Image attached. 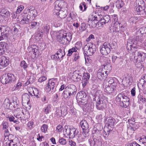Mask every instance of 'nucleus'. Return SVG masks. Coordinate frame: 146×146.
Masks as SVG:
<instances>
[{"instance_id": "59", "label": "nucleus", "mask_w": 146, "mask_h": 146, "mask_svg": "<svg viewBox=\"0 0 146 146\" xmlns=\"http://www.w3.org/2000/svg\"><path fill=\"white\" fill-rule=\"evenodd\" d=\"M51 58L52 59L57 60L59 59V60H60V56H58V54L56 53V54L51 55Z\"/></svg>"}, {"instance_id": "41", "label": "nucleus", "mask_w": 146, "mask_h": 146, "mask_svg": "<svg viewBox=\"0 0 146 146\" xmlns=\"http://www.w3.org/2000/svg\"><path fill=\"white\" fill-rule=\"evenodd\" d=\"M120 59V57H118L114 55L112 56V61L114 63H118L119 62Z\"/></svg>"}, {"instance_id": "31", "label": "nucleus", "mask_w": 146, "mask_h": 146, "mask_svg": "<svg viewBox=\"0 0 146 146\" xmlns=\"http://www.w3.org/2000/svg\"><path fill=\"white\" fill-rule=\"evenodd\" d=\"M62 95L63 98L65 99H69L70 98V96L72 95L71 94H70L66 89H65V90L63 92Z\"/></svg>"}, {"instance_id": "40", "label": "nucleus", "mask_w": 146, "mask_h": 146, "mask_svg": "<svg viewBox=\"0 0 146 146\" xmlns=\"http://www.w3.org/2000/svg\"><path fill=\"white\" fill-rule=\"evenodd\" d=\"M85 108L86 110L87 111H92L93 110V106L90 104L88 103L85 106Z\"/></svg>"}, {"instance_id": "12", "label": "nucleus", "mask_w": 146, "mask_h": 146, "mask_svg": "<svg viewBox=\"0 0 146 146\" xmlns=\"http://www.w3.org/2000/svg\"><path fill=\"white\" fill-rule=\"evenodd\" d=\"M104 119V121H107L106 124L107 125L108 129L110 128V127L112 128L113 126L114 125L115 123V120L114 118L112 117H109L107 118L106 117Z\"/></svg>"}, {"instance_id": "22", "label": "nucleus", "mask_w": 146, "mask_h": 146, "mask_svg": "<svg viewBox=\"0 0 146 146\" xmlns=\"http://www.w3.org/2000/svg\"><path fill=\"white\" fill-rule=\"evenodd\" d=\"M57 38L58 40L61 43L65 44H66L67 41L64 34H60L57 36Z\"/></svg>"}, {"instance_id": "64", "label": "nucleus", "mask_w": 146, "mask_h": 146, "mask_svg": "<svg viewBox=\"0 0 146 146\" xmlns=\"http://www.w3.org/2000/svg\"><path fill=\"white\" fill-rule=\"evenodd\" d=\"M56 129L58 132H60L63 129V127L61 125H59L57 126Z\"/></svg>"}, {"instance_id": "35", "label": "nucleus", "mask_w": 146, "mask_h": 146, "mask_svg": "<svg viewBox=\"0 0 146 146\" xmlns=\"http://www.w3.org/2000/svg\"><path fill=\"white\" fill-rule=\"evenodd\" d=\"M50 28L49 25L48 24H46L45 26L42 27V29L43 31H41V32H41V33H44L46 34H48Z\"/></svg>"}, {"instance_id": "44", "label": "nucleus", "mask_w": 146, "mask_h": 146, "mask_svg": "<svg viewBox=\"0 0 146 146\" xmlns=\"http://www.w3.org/2000/svg\"><path fill=\"white\" fill-rule=\"evenodd\" d=\"M13 140H8L6 142V146H18L17 143L13 142Z\"/></svg>"}, {"instance_id": "19", "label": "nucleus", "mask_w": 146, "mask_h": 146, "mask_svg": "<svg viewBox=\"0 0 146 146\" xmlns=\"http://www.w3.org/2000/svg\"><path fill=\"white\" fill-rule=\"evenodd\" d=\"M86 96L87 95L83 91L80 92L77 94L76 96L77 101H78L82 99H86Z\"/></svg>"}, {"instance_id": "16", "label": "nucleus", "mask_w": 146, "mask_h": 146, "mask_svg": "<svg viewBox=\"0 0 146 146\" xmlns=\"http://www.w3.org/2000/svg\"><path fill=\"white\" fill-rule=\"evenodd\" d=\"M65 89L67 90L72 95H75L76 93L77 88L73 84H70L65 87Z\"/></svg>"}, {"instance_id": "4", "label": "nucleus", "mask_w": 146, "mask_h": 146, "mask_svg": "<svg viewBox=\"0 0 146 146\" xmlns=\"http://www.w3.org/2000/svg\"><path fill=\"white\" fill-rule=\"evenodd\" d=\"M58 84V79L53 78L50 79L48 82L46 84V89L47 91L50 93L54 92L56 91V87Z\"/></svg>"}, {"instance_id": "9", "label": "nucleus", "mask_w": 146, "mask_h": 146, "mask_svg": "<svg viewBox=\"0 0 146 146\" xmlns=\"http://www.w3.org/2000/svg\"><path fill=\"white\" fill-rule=\"evenodd\" d=\"M111 20L110 16L108 15H106L102 17L101 19L99 20L98 23V26H102V25H104L106 24L110 23Z\"/></svg>"}, {"instance_id": "15", "label": "nucleus", "mask_w": 146, "mask_h": 146, "mask_svg": "<svg viewBox=\"0 0 146 146\" xmlns=\"http://www.w3.org/2000/svg\"><path fill=\"white\" fill-rule=\"evenodd\" d=\"M9 64L8 58L3 56L0 59V68L7 66Z\"/></svg>"}, {"instance_id": "27", "label": "nucleus", "mask_w": 146, "mask_h": 146, "mask_svg": "<svg viewBox=\"0 0 146 146\" xmlns=\"http://www.w3.org/2000/svg\"><path fill=\"white\" fill-rule=\"evenodd\" d=\"M144 10V7H142L141 5H139L136 8L135 11L137 14L141 15L145 12Z\"/></svg>"}, {"instance_id": "52", "label": "nucleus", "mask_w": 146, "mask_h": 146, "mask_svg": "<svg viewBox=\"0 0 146 146\" xmlns=\"http://www.w3.org/2000/svg\"><path fill=\"white\" fill-rule=\"evenodd\" d=\"M109 130H108L107 132H106L105 130H104V131H103V136H104V137L105 139H107V137L109 135V132H110V131H111L112 130V129H111L110 128H109Z\"/></svg>"}, {"instance_id": "51", "label": "nucleus", "mask_w": 146, "mask_h": 146, "mask_svg": "<svg viewBox=\"0 0 146 146\" xmlns=\"http://www.w3.org/2000/svg\"><path fill=\"white\" fill-rule=\"evenodd\" d=\"M61 111L62 115H63L65 116L67 113V109L66 107L62 108L61 109Z\"/></svg>"}, {"instance_id": "56", "label": "nucleus", "mask_w": 146, "mask_h": 146, "mask_svg": "<svg viewBox=\"0 0 146 146\" xmlns=\"http://www.w3.org/2000/svg\"><path fill=\"white\" fill-rule=\"evenodd\" d=\"M139 31L141 35H143L144 34H146V27H141L139 29Z\"/></svg>"}, {"instance_id": "28", "label": "nucleus", "mask_w": 146, "mask_h": 146, "mask_svg": "<svg viewBox=\"0 0 146 146\" xmlns=\"http://www.w3.org/2000/svg\"><path fill=\"white\" fill-rule=\"evenodd\" d=\"M30 96L27 93H24L23 94L22 96V100L25 103H27L28 104L30 101Z\"/></svg>"}, {"instance_id": "34", "label": "nucleus", "mask_w": 146, "mask_h": 146, "mask_svg": "<svg viewBox=\"0 0 146 146\" xmlns=\"http://www.w3.org/2000/svg\"><path fill=\"white\" fill-rule=\"evenodd\" d=\"M117 81L115 78H110L108 82V85L113 86H117Z\"/></svg>"}, {"instance_id": "50", "label": "nucleus", "mask_w": 146, "mask_h": 146, "mask_svg": "<svg viewBox=\"0 0 146 146\" xmlns=\"http://www.w3.org/2000/svg\"><path fill=\"white\" fill-rule=\"evenodd\" d=\"M140 142H141L144 146H146V137L144 136H142L140 138L139 140Z\"/></svg>"}, {"instance_id": "21", "label": "nucleus", "mask_w": 146, "mask_h": 146, "mask_svg": "<svg viewBox=\"0 0 146 146\" xmlns=\"http://www.w3.org/2000/svg\"><path fill=\"white\" fill-rule=\"evenodd\" d=\"M8 77L7 73L3 74L0 78L1 82L3 84L10 83Z\"/></svg>"}, {"instance_id": "11", "label": "nucleus", "mask_w": 146, "mask_h": 146, "mask_svg": "<svg viewBox=\"0 0 146 146\" xmlns=\"http://www.w3.org/2000/svg\"><path fill=\"white\" fill-rule=\"evenodd\" d=\"M65 3L61 0L56 1L54 3V11H59L63 7V5Z\"/></svg>"}, {"instance_id": "10", "label": "nucleus", "mask_w": 146, "mask_h": 146, "mask_svg": "<svg viewBox=\"0 0 146 146\" xmlns=\"http://www.w3.org/2000/svg\"><path fill=\"white\" fill-rule=\"evenodd\" d=\"M80 126L82 128L83 133L85 135L89 132L88 129V124L87 122L85 120L81 121L80 123Z\"/></svg>"}, {"instance_id": "32", "label": "nucleus", "mask_w": 146, "mask_h": 146, "mask_svg": "<svg viewBox=\"0 0 146 146\" xmlns=\"http://www.w3.org/2000/svg\"><path fill=\"white\" fill-rule=\"evenodd\" d=\"M124 96H123L121 95L118 94L116 97V100L119 105L121 106L123 101Z\"/></svg>"}, {"instance_id": "36", "label": "nucleus", "mask_w": 146, "mask_h": 146, "mask_svg": "<svg viewBox=\"0 0 146 146\" xmlns=\"http://www.w3.org/2000/svg\"><path fill=\"white\" fill-rule=\"evenodd\" d=\"M7 75L8 76L10 82H13L15 81L16 77L13 74L10 72L8 73H7Z\"/></svg>"}, {"instance_id": "43", "label": "nucleus", "mask_w": 146, "mask_h": 146, "mask_svg": "<svg viewBox=\"0 0 146 146\" xmlns=\"http://www.w3.org/2000/svg\"><path fill=\"white\" fill-rule=\"evenodd\" d=\"M77 48L76 46L70 49L68 51V53L67 56H70L74 52H76L77 51Z\"/></svg>"}, {"instance_id": "37", "label": "nucleus", "mask_w": 146, "mask_h": 146, "mask_svg": "<svg viewBox=\"0 0 146 146\" xmlns=\"http://www.w3.org/2000/svg\"><path fill=\"white\" fill-rule=\"evenodd\" d=\"M100 130H98V128H94L92 131V133L93 135V137L94 136H98V135H100Z\"/></svg>"}, {"instance_id": "45", "label": "nucleus", "mask_w": 146, "mask_h": 146, "mask_svg": "<svg viewBox=\"0 0 146 146\" xmlns=\"http://www.w3.org/2000/svg\"><path fill=\"white\" fill-rule=\"evenodd\" d=\"M7 44L4 42H0V47L5 52L6 50V47Z\"/></svg>"}, {"instance_id": "14", "label": "nucleus", "mask_w": 146, "mask_h": 146, "mask_svg": "<svg viewBox=\"0 0 146 146\" xmlns=\"http://www.w3.org/2000/svg\"><path fill=\"white\" fill-rule=\"evenodd\" d=\"M28 49L32 50V52H33V54L35 55V57H38L39 55V50L38 47L35 44L29 46L28 48Z\"/></svg>"}, {"instance_id": "57", "label": "nucleus", "mask_w": 146, "mask_h": 146, "mask_svg": "<svg viewBox=\"0 0 146 146\" xmlns=\"http://www.w3.org/2000/svg\"><path fill=\"white\" fill-rule=\"evenodd\" d=\"M50 107L49 105H48L47 106L44 108L43 110L44 112L46 114H47L49 113V111L50 110Z\"/></svg>"}, {"instance_id": "13", "label": "nucleus", "mask_w": 146, "mask_h": 146, "mask_svg": "<svg viewBox=\"0 0 146 146\" xmlns=\"http://www.w3.org/2000/svg\"><path fill=\"white\" fill-rule=\"evenodd\" d=\"M97 75L98 78L102 80H105L107 77L108 74L100 68L97 71Z\"/></svg>"}, {"instance_id": "47", "label": "nucleus", "mask_w": 146, "mask_h": 146, "mask_svg": "<svg viewBox=\"0 0 146 146\" xmlns=\"http://www.w3.org/2000/svg\"><path fill=\"white\" fill-rule=\"evenodd\" d=\"M140 82L143 81V83L142 85V86L143 87H145V84H146V74H144L143 76L140 80Z\"/></svg>"}, {"instance_id": "62", "label": "nucleus", "mask_w": 146, "mask_h": 146, "mask_svg": "<svg viewBox=\"0 0 146 146\" xmlns=\"http://www.w3.org/2000/svg\"><path fill=\"white\" fill-rule=\"evenodd\" d=\"M46 80V78L45 76H42L40 77L38 79V82H42Z\"/></svg>"}, {"instance_id": "54", "label": "nucleus", "mask_w": 146, "mask_h": 146, "mask_svg": "<svg viewBox=\"0 0 146 146\" xmlns=\"http://www.w3.org/2000/svg\"><path fill=\"white\" fill-rule=\"evenodd\" d=\"M13 38H16L17 35H16L17 34L19 31L18 29L15 27L14 26L13 27Z\"/></svg>"}, {"instance_id": "63", "label": "nucleus", "mask_w": 146, "mask_h": 146, "mask_svg": "<svg viewBox=\"0 0 146 146\" xmlns=\"http://www.w3.org/2000/svg\"><path fill=\"white\" fill-rule=\"evenodd\" d=\"M89 141L90 142V146H97L95 144V143L94 139L93 140L91 139H89Z\"/></svg>"}, {"instance_id": "61", "label": "nucleus", "mask_w": 146, "mask_h": 146, "mask_svg": "<svg viewBox=\"0 0 146 146\" xmlns=\"http://www.w3.org/2000/svg\"><path fill=\"white\" fill-rule=\"evenodd\" d=\"M61 110H59L58 108H56V110L55 111V115H56L57 116H60L61 115L62 116V114L61 111Z\"/></svg>"}, {"instance_id": "60", "label": "nucleus", "mask_w": 146, "mask_h": 146, "mask_svg": "<svg viewBox=\"0 0 146 146\" xmlns=\"http://www.w3.org/2000/svg\"><path fill=\"white\" fill-rule=\"evenodd\" d=\"M138 98L139 100H140V101L142 102H146V99L145 98H143V96H141L140 95H138Z\"/></svg>"}, {"instance_id": "2", "label": "nucleus", "mask_w": 146, "mask_h": 146, "mask_svg": "<svg viewBox=\"0 0 146 146\" xmlns=\"http://www.w3.org/2000/svg\"><path fill=\"white\" fill-rule=\"evenodd\" d=\"M117 44L115 42H106L100 47V53L102 54L106 55L109 53L111 50H114L116 48Z\"/></svg>"}, {"instance_id": "7", "label": "nucleus", "mask_w": 146, "mask_h": 146, "mask_svg": "<svg viewBox=\"0 0 146 146\" xmlns=\"http://www.w3.org/2000/svg\"><path fill=\"white\" fill-rule=\"evenodd\" d=\"M90 77L89 74L86 73L82 76V79H81L80 77L78 78V77H76V79L77 81H78V79H80L82 81V86L83 88H84L88 83Z\"/></svg>"}, {"instance_id": "1", "label": "nucleus", "mask_w": 146, "mask_h": 146, "mask_svg": "<svg viewBox=\"0 0 146 146\" xmlns=\"http://www.w3.org/2000/svg\"><path fill=\"white\" fill-rule=\"evenodd\" d=\"M100 91H96L92 95L91 99L96 102V108L98 110H102L106 106L107 102L106 98L104 96H100Z\"/></svg>"}, {"instance_id": "30", "label": "nucleus", "mask_w": 146, "mask_h": 146, "mask_svg": "<svg viewBox=\"0 0 146 146\" xmlns=\"http://www.w3.org/2000/svg\"><path fill=\"white\" fill-rule=\"evenodd\" d=\"M97 21H95L92 20H90V19L88 21V24L90 27H91L92 28H95L96 27L97 25H98V23Z\"/></svg>"}, {"instance_id": "18", "label": "nucleus", "mask_w": 146, "mask_h": 146, "mask_svg": "<svg viewBox=\"0 0 146 146\" xmlns=\"http://www.w3.org/2000/svg\"><path fill=\"white\" fill-rule=\"evenodd\" d=\"M56 13L61 19H64L66 17L68 14L67 11L66 10L64 11L60 10L59 11H56Z\"/></svg>"}, {"instance_id": "20", "label": "nucleus", "mask_w": 146, "mask_h": 146, "mask_svg": "<svg viewBox=\"0 0 146 146\" xmlns=\"http://www.w3.org/2000/svg\"><path fill=\"white\" fill-rule=\"evenodd\" d=\"M37 15L36 10L35 9V8L33 6H30L29 7V12H28L29 16H31L32 17H35Z\"/></svg>"}, {"instance_id": "42", "label": "nucleus", "mask_w": 146, "mask_h": 146, "mask_svg": "<svg viewBox=\"0 0 146 146\" xmlns=\"http://www.w3.org/2000/svg\"><path fill=\"white\" fill-rule=\"evenodd\" d=\"M85 99H82V100L77 101V102L79 105H82L85 107L88 103V102Z\"/></svg>"}, {"instance_id": "58", "label": "nucleus", "mask_w": 146, "mask_h": 146, "mask_svg": "<svg viewBox=\"0 0 146 146\" xmlns=\"http://www.w3.org/2000/svg\"><path fill=\"white\" fill-rule=\"evenodd\" d=\"M59 142L60 144L62 145H65L66 143V140L63 138H61L59 140Z\"/></svg>"}, {"instance_id": "33", "label": "nucleus", "mask_w": 146, "mask_h": 146, "mask_svg": "<svg viewBox=\"0 0 146 146\" xmlns=\"http://www.w3.org/2000/svg\"><path fill=\"white\" fill-rule=\"evenodd\" d=\"M93 139L95 141V144L97 146L101 143V138L100 135H98V136L94 137Z\"/></svg>"}, {"instance_id": "29", "label": "nucleus", "mask_w": 146, "mask_h": 146, "mask_svg": "<svg viewBox=\"0 0 146 146\" xmlns=\"http://www.w3.org/2000/svg\"><path fill=\"white\" fill-rule=\"evenodd\" d=\"M123 80L125 81L127 83L130 85L131 84L132 82L133 78L131 76H129L128 74H127L126 76L123 79Z\"/></svg>"}, {"instance_id": "46", "label": "nucleus", "mask_w": 146, "mask_h": 146, "mask_svg": "<svg viewBox=\"0 0 146 146\" xmlns=\"http://www.w3.org/2000/svg\"><path fill=\"white\" fill-rule=\"evenodd\" d=\"M48 128V126L47 125L44 124L41 126V130L42 132L46 133L47 131Z\"/></svg>"}, {"instance_id": "25", "label": "nucleus", "mask_w": 146, "mask_h": 146, "mask_svg": "<svg viewBox=\"0 0 146 146\" xmlns=\"http://www.w3.org/2000/svg\"><path fill=\"white\" fill-rule=\"evenodd\" d=\"M30 16L26 14L23 15V18L21 21L20 23L21 24H27L29 23Z\"/></svg>"}, {"instance_id": "39", "label": "nucleus", "mask_w": 146, "mask_h": 146, "mask_svg": "<svg viewBox=\"0 0 146 146\" xmlns=\"http://www.w3.org/2000/svg\"><path fill=\"white\" fill-rule=\"evenodd\" d=\"M103 70V71L105 72V73L108 74L110 72V70L112 69V68H109L108 67L104 66H102L100 68Z\"/></svg>"}, {"instance_id": "38", "label": "nucleus", "mask_w": 146, "mask_h": 146, "mask_svg": "<svg viewBox=\"0 0 146 146\" xmlns=\"http://www.w3.org/2000/svg\"><path fill=\"white\" fill-rule=\"evenodd\" d=\"M116 7L118 9L121 8L124 5L123 2L121 0H118L116 2Z\"/></svg>"}, {"instance_id": "23", "label": "nucleus", "mask_w": 146, "mask_h": 146, "mask_svg": "<svg viewBox=\"0 0 146 146\" xmlns=\"http://www.w3.org/2000/svg\"><path fill=\"white\" fill-rule=\"evenodd\" d=\"M0 13L1 15L4 16L5 18H9L10 17V13L7 9L4 8H2L1 9Z\"/></svg>"}, {"instance_id": "49", "label": "nucleus", "mask_w": 146, "mask_h": 146, "mask_svg": "<svg viewBox=\"0 0 146 146\" xmlns=\"http://www.w3.org/2000/svg\"><path fill=\"white\" fill-rule=\"evenodd\" d=\"M20 66L25 70H26L28 67L27 64L24 60H23L21 62Z\"/></svg>"}, {"instance_id": "55", "label": "nucleus", "mask_w": 146, "mask_h": 146, "mask_svg": "<svg viewBox=\"0 0 146 146\" xmlns=\"http://www.w3.org/2000/svg\"><path fill=\"white\" fill-rule=\"evenodd\" d=\"M64 35L66 36V39L67 41H68L69 42L70 41L72 38V36L71 35V34H69V33L67 35V33H64Z\"/></svg>"}, {"instance_id": "24", "label": "nucleus", "mask_w": 146, "mask_h": 146, "mask_svg": "<svg viewBox=\"0 0 146 146\" xmlns=\"http://www.w3.org/2000/svg\"><path fill=\"white\" fill-rule=\"evenodd\" d=\"M65 48L64 47H62L59 49L56 53L58 56H60V60L63 59V58L65 54L64 51Z\"/></svg>"}, {"instance_id": "53", "label": "nucleus", "mask_w": 146, "mask_h": 146, "mask_svg": "<svg viewBox=\"0 0 146 146\" xmlns=\"http://www.w3.org/2000/svg\"><path fill=\"white\" fill-rule=\"evenodd\" d=\"M4 104L5 108L7 109H9L10 105V102L9 100H5Z\"/></svg>"}, {"instance_id": "8", "label": "nucleus", "mask_w": 146, "mask_h": 146, "mask_svg": "<svg viewBox=\"0 0 146 146\" xmlns=\"http://www.w3.org/2000/svg\"><path fill=\"white\" fill-rule=\"evenodd\" d=\"M79 132L78 130L74 127H72L68 128V130L66 129L65 134H68L71 138H73L78 135Z\"/></svg>"}, {"instance_id": "6", "label": "nucleus", "mask_w": 146, "mask_h": 146, "mask_svg": "<svg viewBox=\"0 0 146 146\" xmlns=\"http://www.w3.org/2000/svg\"><path fill=\"white\" fill-rule=\"evenodd\" d=\"M2 36H0V40H3V39H9L11 37L12 34V31L10 28L7 26H4Z\"/></svg>"}, {"instance_id": "26", "label": "nucleus", "mask_w": 146, "mask_h": 146, "mask_svg": "<svg viewBox=\"0 0 146 146\" xmlns=\"http://www.w3.org/2000/svg\"><path fill=\"white\" fill-rule=\"evenodd\" d=\"M130 100L128 97H124L121 106L126 108L129 105Z\"/></svg>"}, {"instance_id": "17", "label": "nucleus", "mask_w": 146, "mask_h": 146, "mask_svg": "<svg viewBox=\"0 0 146 146\" xmlns=\"http://www.w3.org/2000/svg\"><path fill=\"white\" fill-rule=\"evenodd\" d=\"M116 89V86H113L106 85L105 91L108 93H113Z\"/></svg>"}, {"instance_id": "5", "label": "nucleus", "mask_w": 146, "mask_h": 146, "mask_svg": "<svg viewBox=\"0 0 146 146\" xmlns=\"http://www.w3.org/2000/svg\"><path fill=\"white\" fill-rule=\"evenodd\" d=\"M96 46L94 44L90 43L87 44L84 48V54L87 56H92L96 51Z\"/></svg>"}, {"instance_id": "3", "label": "nucleus", "mask_w": 146, "mask_h": 146, "mask_svg": "<svg viewBox=\"0 0 146 146\" xmlns=\"http://www.w3.org/2000/svg\"><path fill=\"white\" fill-rule=\"evenodd\" d=\"M129 47H130V50H132V52L134 54V59L137 60H139V61L145 59L146 54L140 51L139 49H137V46H134L132 44L129 45V44H127V48L128 50H129Z\"/></svg>"}, {"instance_id": "48", "label": "nucleus", "mask_w": 146, "mask_h": 146, "mask_svg": "<svg viewBox=\"0 0 146 146\" xmlns=\"http://www.w3.org/2000/svg\"><path fill=\"white\" fill-rule=\"evenodd\" d=\"M129 93V92L128 90L123 89L122 92L119 94V95H121L124 97H128Z\"/></svg>"}]
</instances>
